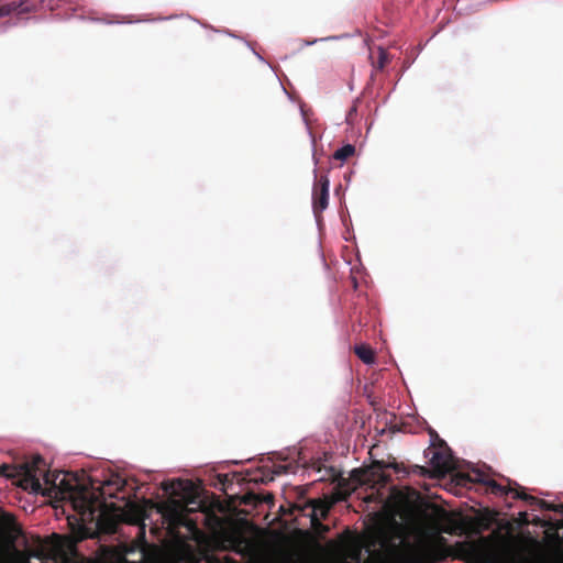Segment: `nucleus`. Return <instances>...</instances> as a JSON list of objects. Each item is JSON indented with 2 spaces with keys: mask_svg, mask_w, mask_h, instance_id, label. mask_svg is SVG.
<instances>
[{
  "mask_svg": "<svg viewBox=\"0 0 563 563\" xmlns=\"http://www.w3.org/2000/svg\"><path fill=\"white\" fill-rule=\"evenodd\" d=\"M60 485L69 494L74 509L81 516L92 517L104 506L107 498L125 499L120 493L124 490L126 481L120 474H111L97 489L92 484L91 487L84 484L71 485L65 479H62Z\"/></svg>",
  "mask_w": 563,
  "mask_h": 563,
  "instance_id": "nucleus-1",
  "label": "nucleus"
},
{
  "mask_svg": "<svg viewBox=\"0 0 563 563\" xmlns=\"http://www.w3.org/2000/svg\"><path fill=\"white\" fill-rule=\"evenodd\" d=\"M46 466L42 456H35L31 462L20 465L11 466L8 464H0V474L10 478H15L18 485L24 490L43 496L51 497L57 494L59 488L49 473H44Z\"/></svg>",
  "mask_w": 563,
  "mask_h": 563,
  "instance_id": "nucleus-2",
  "label": "nucleus"
},
{
  "mask_svg": "<svg viewBox=\"0 0 563 563\" xmlns=\"http://www.w3.org/2000/svg\"><path fill=\"white\" fill-rule=\"evenodd\" d=\"M331 504L325 499H307L305 497V492L300 490L298 494L297 501L289 503L288 506H280V512L284 516H294L295 521L298 520L299 517L309 518L312 520V517H316L319 512L322 518H327L330 511Z\"/></svg>",
  "mask_w": 563,
  "mask_h": 563,
  "instance_id": "nucleus-3",
  "label": "nucleus"
},
{
  "mask_svg": "<svg viewBox=\"0 0 563 563\" xmlns=\"http://www.w3.org/2000/svg\"><path fill=\"white\" fill-rule=\"evenodd\" d=\"M316 183L312 191V208L318 218L328 208L330 181L327 175L318 177L314 170Z\"/></svg>",
  "mask_w": 563,
  "mask_h": 563,
  "instance_id": "nucleus-4",
  "label": "nucleus"
},
{
  "mask_svg": "<svg viewBox=\"0 0 563 563\" xmlns=\"http://www.w3.org/2000/svg\"><path fill=\"white\" fill-rule=\"evenodd\" d=\"M432 466V475L440 477L452 468V456L444 450H429L426 453Z\"/></svg>",
  "mask_w": 563,
  "mask_h": 563,
  "instance_id": "nucleus-5",
  "label": "nucleus"
},
{
  "mask_svg": "<svg viewBox=\"0 0 563 563\" xmlns=\"http://www.w3.org/2000/svg\"><path fill=\"white\" fill-rule=\"evenodd\" d=\"M470 481L486 486V488L496 496H505L509 493H514L515 496L516 492L518 490L500 485L495 479L490 478L488 475L482 472H474V477H470Z\"/></svg>",
  "mask_w": 563,
  "mask_h": 563,
  "instance_id": "nucleus-6",
  "label": "nucleus"
},
{
  "mask_svg": "<svg viewBox=\"0 0 563 563\" xmlns=\"http://www.w3.org/2000/svg\"><path fill=\"white\" fill-rule=\"evenodd\" d=\"M175 560L176 563H200L203 558L189 545H184L176 551ZM205 561L206 563H222L216 556H206Z\"/></svg>",
  "mask_w": 563,
  "mask_h": 563,
  "instance_id": "nucleus-7",
  "label": "nucleus"
},
{
  "mask_svg": "<svg viewBox=\"0 0 563 563\" xmlns=\"http://www.w3.org/2000/svg\"><path fill=\"white\" fill-rule=\"evenodd\" d=\"M390 479L389 475L385 474L383 465L379 462L373 464L367 471L364 472V478L360 481L364 484L373 483L385 485Z\"/></svg>",
  "mask_w": 563,
  "mask_h": 563,
  "instance_id": "nucleus-8",
  "label": "nucleus"
},
{
  "mask_svg": "<svg viewBox=\"0 0 563 563\" xmlns=\"http://www.w3.org/2000/svg\"><path fill=\"white\" fill-rule=\"evenodd\" d=\"M515 499H522V500L529 503L530 505L539 506V508H541L543 510H549V511H554V512L563 514L562 510H559L556 508L555 504L549 503V501H547L544 499L537 498V497L531 496L529 494H526V493H523L521 490H517L516 492Z\"/></svg>",
  "mask_w": 563,
  "mask_h": 563,
  "instance_id": "nucleus-9",
  "label": "nucleus"
},
{
  "mask_svg": "<svg viewBox=\"0 0 563 563\" xmlns=\"http://www.w3.org/2000/svg\"><path fill=\"white\" fill-rule=\"evenodd\" d=\"M357 357L365 364H373L375 361V353L367 344H360L354 347Z\"/></svg>",
  "mask_w": 563,
  "mask_h": 563,
  "instance_id": "nucleus-10",
  "label": "nucleus"
},
{
  "mask_svg": "<svg viewBox=\"0 0 563 563\" xmlns=\"http://www.w3.org/2000/svg\"><path fill=\"white\" fill-rule=\"evenodd\" d=\"M426 555L429 563L444 561L448 556L446 550L439 545H431L426 549Z\"/></svg>",
  "mask_w": 563,
  "mask_h": 563,
  "instance_id": "nucleus-11",
  "label": "nucleus"
},
{
  "mask_svg": "<svg viewBox=\"0 0 563 563\" xmlns=\"http://www.w3.org/2000/svg\"><path fill=\"white\" fill-rule=\"evenodd\" d=\"M323 518L320 516V512L316 516V517H312V520L310 521V527L312 529V531L314 532V534L317 537H324L329 531H330V528L329 526L327 525H323L321 522Z\"/></svg>",
  "mask_w": 563,
  "mask_h": 563,
  "instance_id": "nucleus-12",
  "label": "nucleus"
},
{
  "mask_svg": "<svg viewBox=\"0 0 563 563\" xmlns=\"http://www.w3.org/2000/svg\"><path fill=\"white\" fill-rule=\"evenodd\" d=\"M355 153V146L352 144H346L341 148L336 150L333 154V158L336 161L344 162Z\"/></svg>",
  "mask_w": 563,
  "mask_h": 563,
  "instance_id": "nucleus-13",
  "label": "nucleus"
},
{
  "mask_svg": "<svg viewBox=\"0 0 563 563\" xmlns=\"http://www.w3.org/2000/svg\"><path fill=\"white\" fill-rule=\"evenodd\" d=\"M389 62V55L387 51L383 47H378V57L373 62V67L375 69L382 70Z\"/></svg>",
  "mask_w": 563,
  "mask_h": 563,
  "instance_id": "nucleus-14",
  "label": "nucleus"
},
{
  "mask_svg": "<svg viewBox=\"0 0 563 563\" xmlns=\"http://www.w3.org/2000/svg\"><path fill=\"white\" fill-rule=\"evenodd\" d=\"M292 468L291 464H278L275 466L274 473L276 475L286 474Z\"/></svg>",
  "mask_w": 563,
  "mask_h": 563,
  "instance_id": "nucleus-15",
  "label": "nucleus"
},
{
  "mask_svg": "<svg viewBox=\"0 0 563 563\" xmlns=\"http://www.w3.org/2000/svg\"><path fill=\"white\" fill-rule=\"evenodd\" d=\"M415 471L418 473V474H421V475H424L426 473H428L427 468L423 467V466H419V465H416L415 466Z\"/></svg>",
  "mask_w": 563,
  "mask_h": 563,
  "instance_id": "nucleus-16",
  "label": "nucleus"
},
{
  "mask_svg": "<svg viewBox=\"0 0 563 563\" xmlns=\"http://www.w3.org/2000/svg\"><path fill=\"white\" fill-rule=\"evenodd\" d=\"M12 11V9L9 5H3L0 9V14H9Z\"/></svg>",
  "mask_w": 563,
  "mask_h": 563,
  "instance_id": "nucleus-17",
  "label": "nucleus"
},
{
  "mask_svg": "<svg viewBox=\"0 0 563 563\" xmlns=\"http://www.w3.org/2000/svg\"><path fill=\"white\" fill-rule=\"evenodd\" d=\"M184 517L181 515H177V522L183 525Z\"/></svg>",
  "mask_w": 563,
  "mask_h": 563,
  "instance_id": "nucleus-18",
  "label": "nucleus"
},
{
  "mask_svg": "<svg viewBox=\"0 0 563 563\" xmlns=\"http://www.w3.org/2000/svg\"><path fill=\"white\" fill-rule=\"evenodd\" d=\"M14 554H15L16 556H19V558H22V556H23V555H22V553H21L20 551H18V550H14Z\"/></svg>",
  "mask_w": 563,
  "mask_h": 563,
  "instance_id": "nucleus-19",
  "label": "nucleus"
},
{
  "mask_svg": "<svg viewBox=\"0 0 563 563\" xmlns=\"http://www.w3.org/2000/svg\"><path fill=\"white\" fill-rule=\"evenodd\" d=\"M172 486H173V485H165V486H164V489H165V490H168Z\"/></svg>",
  "mask_w": 563,
  "mask_h": 563,
  "instance_id": "nucleus-20",
  "label": "nucleus"
},
{
  "mask_svg": "<svg viewBox=\"0 0 563 563\" xmlns=\"http://www.w3.org/2000/svg\"><path fill=\"white\" fill-rule=\"evenodd\" d=\"M22 563H27V558L23 556L22 558Z\"/></svg>",
  "mask_w": 563,
  "mask_h": 563,
  "instance_id": "nucleus-21",
  "label": "nucleus"
},
{
  "mask_svg": "<svg viewBox=\"0 0 563 563\" xmlns=\"http://www.w3.org/2000/svg\"><path fill=\"white\" fill-rule=\"evenodd\" d=\"M394 467H395L396 472H400V468L398 465H395Z\"/></svg>",
  "mask_w": 563,
  "mask_h": 563,
  "instance_id": "nucleus-22",
  "label": "nucleus"
}]
</instances>
